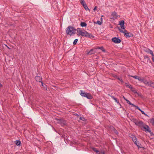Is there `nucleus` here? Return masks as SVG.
Listing matches in <instances>:
<instances>
[{
	"label": "nucleus",
	"instance_id": "1",
	"mask_svg": "<svg viewBox=\"0 0 154 154\" xmlns=\"http://www.w3.org/2000/svg\"><path fill=\"white\" fill-rule=\"evenodd\" d=\"M66 33L68 35L71 36L72 34L76 33V32L77 31L78 33H79L78 31L82 30L80 28H78L77 29H76L74 27L71 26H68L66 29Z\"/></svg>",
	"mask_w": 154,
	"mask_h": 154
},
{
	"label": "nucleus",
	"instance_id": "2",
	"mask_svg": "<svg viewBox=\"0 0 154 154\" xmlns=\"http://www.w3.org/2000/svg\"><path fill=\"white\" fill-rule=\"evenodd\" d=\"M78 32L79 33L77 34L78 36L81 35L82 36L87 38H94V36L91 34L89 33L85 30H84V32L82 30H79Z\"/></svg>",
	"mask_w": 154,
	"mask_h": 154
},
{
	"label": "nucleus",
	"instance_id": "3",
	"mask_svg": "<svg viewBox=\"0 0 154 154\" xmlns=\"http://www.w3.org/2000/svg\"><path fill=\"white\" fill-rule=\"evenodd\" d=\"M141 129L143 131H145L146 132H150L151 130L150 129L149 127L146 125H145L141 127Z\"/></svg>",
	"mask_w": 154,
	"mask_h": 154
},
{
	"label": "nucleus",
	"instance_id": "4",
	"mask_svg": "<svg viewBox=\"0 0 154 154\" xmlns=\"http://www.w3.org/2000/svg\"><path fill=\"white\" fill-rule=\"evenodd\" d=\"M143 62L146 63H150L151 62L150 58L147 55H145L143 56Z\"/></svg>",
	"mask_w": 154,
	"mask_h": 154
},
{
	"label": "nucleus",
	"instance_id": "5",
	"mask_svg": "<svg viewBox=\"0 0 154 154\" xmlns=\"http://www.w3.org/2000/svg\"><path fill=\"white\" fill-rule=\"evenodd\" d=\"M58 123L60 124L61 126H64L66 125V120L61 119H57Z\"/></svg>",
	"mask_w": 154,
	"mask_h": 154
},
{
	"label": "nucleus",
	"instance_id": "6",
	"mask_svg": "<svg viewBox=\"0 0 154 154\" xmlns=\"http://www.w3.org/2000/svg\"><path fill=\"white\" fill-rule=\"evenodd\" d=\"M112 42L116 43H119L121 42V40L118 38L113 37L112 39Z\"/></svg>",
	"mask_w": 154,
	"mask_h": 154
},
{
	"label": "nucleus",
	"instance_id": "7",
	"mask_svg": "<svg viewBox=\"0 0 154 154\" xmlns=\"http://www.w3.org/2000/svg\"><path fill=\"white\" fill-rule=\"evenodd\" d=\"M35 79L38 82H42V78L40 76L37 75L35 77Z\"/></svg>",
	"mask_w": 154,
	"mask_h": 154
},
{
	"label": "nucleus",
	"instance_id": "8",
	"mask_svg": "<svg viewBox=\"0 0 154 154\" xmlns=\"http://www.w3.org/2000/svg\"><path fill=\"white\" fill-rule=\"evenodd\" d=\"M133 34L132 33L130 32L125 33V36L126 38H130L133 37Z\"/></svg>",
	"mask_w": 154,
	"mask_h": 154
},
{
	"label": "nucleus",
	"instance_id": "9",
	"mask_svg": "<svg viewBox=\"0 0 154 154\" xmlns=\"http://www.w3.org/2000/svg\"><path fill=\"white\" fill-rule=\"evenodd\" d=\"M125 22L124 20H122L119 21V25L121 26V28L122 29H124L125 28V26H124Z\"/></svg>",
	"mask_w": 154,
	"mask_h": 154
},
{
	"label": "nucleus",
	"instance_id": "10",
	"mask_svg": "<svg viewBox=\"0 0 154 154\" xmlns=\"http://www.w3.org/2000/svg\"><path fill=\"white\" fill-rule=\"evenodd\" d=\"M129 77L130 76L131 77H132L133 78H134L135 79H138L139 81H143V79H141V77H140L139 76H137V75L133 76V75H129Z\"/></svg>",
	"mask_w": 154,
	"mask_h": 154
},
{
	"label": "nucleus",
	"instance_id": "11",
	"mask_svg": "<svg viewBox=\"0 0 154 154\" xmlns=\"http://www.w3.org/2000/svg\"><path fill=\"white\" fill-rule=\"evenodd\" d=\"M134 143L137 146L138 149H139L140 148H142L143 149H145V148L143 147H140V146H141V145L139 141H136V142H135Z\"/></svg>",
	"mask_w": 154,
	"mask_h": 154
},
{
	"label": "nucleus",
	"instance_id": "12",
	"mask_svg": "<svg viewBox=\"0 0 154 154\" xmlns=\"http://www.w3.org/2000/svg\"><path fill=\"white\" fill-rule=\"evenodd\" d=\"M85 97L90 100L91 99L93 98V97L92 95L88 93L86 94Z\"/></svg>",
	"mask_w": 154,
	"mask_h": 154
},
{
	"label": "nucleus",
	"instance_id": "13",
	"mask_svg": "<svg viewBox=\"0 0 154 154\" xmlns=\"http://www.w3.org/2000/svg\"><path fill=\"white\" fill-rule=\"evenodd\" d=\"M130 137H131V138L132 139V140L133 141L134 143L135 142H136L137 141V138L134 135H133L132 134H131V135L130 136Z\"/></svg>",
	"mask_w": 154,
	"mask_h": 154
},
{
	"label": "nucleus",
	"instance_id": "14",
	"mask_svg": "<svg viewBox=\"0 0 154 154\" xmlns=\"http://www.w3.org/2000/svg\"><path fill=\"white\" fill-rule=\"evenodd\" d=\"M82 5H83V7L86 11H88L89 12H90V11L88 8L85 3H84L83 4H82Z\"/></svg>",
	"mask_w": 154,
	"mask_h": 154
},
{
	"label": "nucleus",
	"instance_id": "15",
	"mask_svg": "<svg viewBox=\"0 0 154 154\" xmlns=\"http://www.w3.org/2000/svg\"><path fill=\"white\" fill-rule=\"evenodd\" d=\"M143 124V122L142 121H137V122L136 123L135 125L139 126L140 127Z\"/></svg>",
	"mask_w": 154,
	"mask_h": 154
},
{
	"label": "nucleus",
	"instance_id": "16",
	"mask_svg": "<svg viewBox=\"0 0 154 154\" xmlns=\"http://www.w3.org/2000/svg\"><path fill=\"white\" fill-rule=\"evenodd\" d=\"M95 53V51L93 49H91L88 52L87 54L88 55H91L92 54H94Z\"/></svg>",
	"mask_w": 154,
	"mask_h": 154
},
{
	"label": "nucleus",
	"instance_id": "17",
	"mask_svg": "<svg viewBox=\"0 0 154 154\" xmlns=\"http://www.w3.org/2000/svg\"><path fill=\"white\" fill-rule=\"evenodd\" d=\"M147 83L148 86L154 88V82H147Z\"/></svg>",
	"mask_w": 154,
	"mask_h": 154
},
{
	"label": "nucleus",
	"instance_id": "18",
	"mask_svg": "<svg viewBox=\"0 0 154 154\" xmlns=\"http://www.w3.org/2000/svg\"><path fill=\"white\" fill-rule=\"evenodd\" d=\"M87 93L86 92H84L83 91L81 90L80 91V94L82 97H85L86 94Z\"/></svg>",
	"mask_w": 154,
	"mask_h": 154
},
{
	"label": "nucleus",
	"instance_id": "19",
	"mask_svg": "<svg viewBox=\"0 0 154 154\" xmlns=\"http://www.w3.org/2000/svg\"><path fill=\"white\" fill-rule=\"evenodd\" d=\"M130 90L131 91H132L133 93L135 94H138V93L136 91V89L134 88H133L132 86L130 88Z\"/></svg>",
	"mask_w": 154,
	"mask_h": 154
},
{
	"label": "nucleus",
	"instance_id": "20",
	"mask_svg": "<svg viewBox=\"0 0 154 154\" xmlns=\"http://www.w3.org/2000/svg\"><path fill=\"white\" fill-rule=\"evenodd\" d=\"M80 25L82 27H86L87 25V24L85 22H81Z\"/></svg>",
	"mask_w": 154,
	"mask_h": 154
},
{
	"label": "nucleus",
	"instance_id": "21",
	"mask_svg": "<svg viewBox=\"0 0 154 154\" xmlns=\"http://www.w3.org/2000/svg\"><path fill=\"white\" fill-rule=\"evenodd\" d=\"M15 143L17 146H20L21 144V141L20 140H17L15 141Z\"/></svg>",
	"mask_w": 154,
	"mask_h": 154
},
{
	"label": "nucleus",
	"instance_id": "22",
	"mask_svg": "<svg viewBox=\"0 0 154 154\" xmlns=\"http://www.w3.org/2000/svg\"><path fill=\"white\" fill-rule=\"evenodd\" d=\"M41 83L42 84V86L43 87V88H44V89L46 90H47L46 85L45 84H44L42 82H41Z\"/></svg>",
	"mask_w": 154,
	"mask_h": 154
},
{
	"label": "nucleus",
	"instance_id": "23",
	"mask_svg": "<svg viewBox=\"0 0 154 154\" xmlns=\"http://www.w3.org/2000/svg\"><path fill=\"white\" fill-rule=\"evenodd\" d=\"M150 123H152V125L154 126V118H152L150 119Z\"/></svg>",
	"mask_w": 154,
	"mask_h": 154
},
{
	"label": "nucleus",
	"instance_id": "24",
	"mask_svg": "<svg viewBox=\"0 0 154 154\" xmlns=\"http://www.w3.org/2000/svg\"><path fill=\"white\" fill-rule=\"evenodd\" d=\"M125 84L126 86L129 88H130L131 87H132V86L130 85L128 83H125Z\"/></svg>",
	"mask_w": 154,
	"mask_h": 154
},
{
	"label": "nucleus",
	"instance_id": "25",
	"mask_svg": "<svg viewBox=\"0 0 154 154\" xmlns=\"http://www.w3.org/2000/svg\"><path fill=\"white\" fill-rule=\"evenodd\" d=\"M116 79H117L118 80L120 81L122 84H123L124 83V81L122 79L121 77H116Z\"/></svg>",
	"mask_w": 154,
	"mask_h": 154
},
{
	"label": "nucleus",
	"instance_id": "26",
	"mask_svg": "<svg viewBox=\"0 0 154 154\" xmlns=\"http://www.w3.org/2000/svg\"><path fill=\"white\" fill-rule=\"evenodd\" d=\"M113 131L117 135L118 134V132L117 130L114 127H113Z\"/></svg>",
	"mask_w": 154,
	"mask_h": 154
},
{
	"label": "nucleus",
	"instance_id": "27",
	"mask_svg": "<svg viewBox=\"0 0 154 154\" xmlns=\"http://www.w3.org/2000/svg\"><path fill=\"white\" fill-rule=\"evenodd\" d=\"M131 121L133 122L135 124H136V123L137 122V121L136 119L134 118H133L131 119Z\"/></svg>",
	"mask_w": 154,
	"mask_h": 154
},
{
	"label": "nucleus",
	"instance_id": "28",
	"mask_svg": "<svg viewBox=\"0 0 154 154\" xmlns=\"http://www.w3.org/2000/svg\"><path fill=\"white\" fill-rule=\"evenodd\" d=\"M78 39H75L73 42V44L74 45H76L77 44V41H78Z\"/></svg>",
	"mask_w": 154,
	"mask_h": 154
},
{
	"label": "nucleus",
	"instance_id": "29",
	"mask_svg": "<svg viewBox=\"0 0 154 154\" xmlns=\"http://www.w3.org/2000/svg\"><path fill=\"white\" fill-rule=\"evenodd\" d=\"M79 119L80 120H82V121H85L86 120L85 119L84 117H80Z\"/></svg>",
	"mask_w": 154,
	"mask_h": 154
},
{
	"label": "nucleus",
	"instance_id": "30",
	"mask_svg": "<svg viewBox=\"0 0 154 154\" xmlns=\"http://www.w3.org/2000/svg\"><path fill=\"white\" fill-rule=\"evenodd\" d=\"M99 49H100L103 52H105V49L103 48V47H101L99 48Z\"/></svg>",
	"mask_w": 154,
	"mask_h": 154
},
{
	"label": "nucleus",
	"instance_id": "31",
	"mask_svg": "<svg viewBox=\"0 0 154 154\" xmlns=\"http://www.w3.org/2000/svg\"><path fill=\"white\" fill-rule=\"evenodd\" d=\"M93 150L95 152L97 153L99 152V151L98 150H97L96 148H93Z\"/></svg>",
	"mask_w": 154,
	"mask_h": 154
},
{
	"label": "nucleus",
	"instance_id": "32",
	"mask_svg": "<svg viewBox=\"0 0 154 154\" xmlns=\"http://www.w3.org/2000/svg\"><path fill=\"white\" fill-rule=\"evenodd\" d=\"M149 53L152 55V57L154 56V55L153 54V52L152 51L149 49Z\"/></svg>",
	"mask_w": 154,
	"mask_h": 154
},
{
	"label": "nucleus",
	"instance_id": "33",
	"mask_svg": "<svg viewBox=\"0 0 154 154\" xmlns=\"http://www.w3.org/2000/svg\"><path fill=\"white\" fill-rule=\"evenodd\" d=\"M134 105L133 106L135 107L136 109H138L139 111L140 110V109L138 106H136L134 104Z\"/></svg>",
	"mask_w": 154,
	"mask_h": 154
},
{
	"label": "nucleus",
	"instance_id": "34",
	"mask_svg": "<svg viewBox=\"0 0 154 154\" xmlns=\"http://www.w3.org/2000/svg\"><path fill=\"white\" fill-rule=\"evenodd\" d=\"M94 23H95L98 24L99 25H100L102 23L101 22H100V21L98 20L97 21V23H95L94 22Z\"/></svg>",
	"mask_w": 154,
	"mask_h": 154
},
{
	"label": "nucleus",
	"instance_id": "35",
	"mask_svg": "<svg viewBox=\"0 0 154 154\" xmlns=\"http://www.w3.org/2000/svg\"><path fill=\"white\" fill-rule=\"evenodd\" d=\"M120 32H122V33H124V35H125V33H126L127 32H128L127 30H125L124 31L123 30H121L120 31Z\"/></svg>",
	"mask_w": 154,
	"mask_h": 154
},
{
	"label": "nucleus",
	"instance_id": "36",
	"mask_svg": "<svg viewBox=\"0 0 154 154\" xmlns=\"http://www.w3.org/2000/svg\"><path fill=\"white\" fill-rule=\"evenodd\" d=\"M114 100H115V102H116L118 104H120V103H119V100L117 99V98L115 99Z\"/></svg>",
	"mask_w": 154,
	"mask_h": 154
},
{
	"label": "nucleus",
	"instance_id": "37",
	"mask_svg": "<svg viewBox=\"0 0 154 154\" xmlns=\"http://www.w3.org/2000/svg\"><path fill=\"white\" fill-rule=\"evenodd\" d=\"M127 103L128 104H129L130 105H131L132 106H134V104L131 103L129 100L128 101V102H127Z\"/></svg>",
	"mask_w": 154,
	"mask_h": 154
},
{
	"label": "nucleus",
	"instance_id": "38",
	"mask_svg": "<svg viewBox=\"0 0 154 154\" xmlns=\"http://www.w3.org/2000/svg\"><path fill=\"white\" fill-rule=\"evenodd\" d=\"M80 3L81 4H83L84 3H85L84 0H80Z\"/></svg>",
	"mask_w": 154,
	"mask_h": 154
},
{
	"label": "nucleus",
	"instance_id": "39",
	"mask_svg": "<svg viewBox=\"0 0 154 154\" xmlns=\"http://www.w3.org/2000/svg\"><path fill=\"white\" fill-rule=\"evenodd\" d=\"M116 14V13L115 12H114L112 13V15L114 16H115Z\"/></svg>",
	"mask_w": 154,
	"mask_h": 154
},
{
	"label": "nucleus",
	"instance_id": "40",
	"mask_svg": "<svg viewBox=\"0 0 154 154\" xmlns=\"http://www.w3.org/2000/svg\"><path fill=\"white\" fill-rule=\"evenodd\" d=\"M151 136H153L154 135V134L153 133V132H152L151 131H150V132H149Z\"/></svg>",
	"mask_w": 154,
	"mask_h": 154
},
{
	"label": "nucleus",
	"instance_id": "41",
	"mask_svg": "<svg viewBox=\"0 0 154 154\" xmlns=\"http://www.w3.org/2000/svg\"><path fill=\"white\" fill-rule=\"evenodd\" d=\"M140 111L143 114H145V112L142 111L141 109H140Z\"/></svg>",
	"mask_w": 154,
	"mask_h": 154
},
{
	"label": "nucleus",
	"instance_id": "42",
	"mask_svg": "<svg viewBox=\"0 0 154 154\" xmlns=\"http://www.w3.org/2000/svg\"><path fill=\"white\" fill-rule=\"evenodd\" d=\"M74 115L76 116H77V117H79V115L77 113H75V114H74Z\"/></svg>",
	"mask_w": 154,
	"mask_h": 154
},
{
	"label": "nucleus",
	"instance_id": "43",
	"mask_svg": "<svg viewBox=\"0 0 154 154\" xmlns=\"http://www.w3.org/2000/svg\"><path fill=\"white\" fill-rule=\"evenodd\" d=\"M111 97H112V98L114 100H115V99H116V98H115L114 96H111Z\"/></svg>",
	"mask_w": 154,
	"mask_h": 154
},
{
	"label": "nucleus",
	"instance_id": "44",
	"mask_svg": "<svg viewBox=\"0 0 154 154\" xmlns=\"http://www.w3.org/2000/svg\"><path fill=\"white\" fill-rule=\"evenodd\" d=\"M111 97H112V98L114 100H115V99H116V98H115L114 96H111Z\"/></svg>",
	"mask_w": 154,
	"mask_h": 154
},
{
	"label": "nucleus",
	"instance_id": "45",
	"mask_svg": "<svg viewBox=\"0 0 154 154\" xmlns=\"http://www.w3.org/2000/svg\"><path fill=\"white\" fill-rule=\"evenodd\" d=\"M97 10V6H96L94 8L93 10L94 11H96Z\"/></svg>",
	"mask_w": 154,
	"mask_h": 154
},
{
	"label": "nucleus",
	"instance_id": "46",
	"mask_svg": "<svg viewBox=\"0 0 154 154\" xmlns=\"http://www.w3.org/2000/svg\"><path fill=\"white\" fill-rule=\"evenodd\" d=\"M101 153H102V154H105V152L104 151H102L101 152Z\"/></svg>",
	"mask_w": 154,
	"mask_h": 154
},
{
	"label": "nucleus",
	"instance_id": "47",
	"mask_svg": "<svg viewBox=\"0 0 154 154\" xmlns=\"http://www.w3.org/2000/svg\"><path fill=\"white\" fill-rule=\"evenodd\" d=\"M144 115L146 116L149 117V116L146 114L145 113V114H144Z\"/></svg>",
	"mask_w": 154,
	"mask_h": 154
},
{
	"label": "nucleus",
	"instance_id": "48",
	"mask_svg": "<svg viewBox=\"0 0 154 154\" xmlns=\"http://www.w3.org/2000/svg\"><path fill=\"white\" fill-rule=\"evenodd\" d=\"M3 87L2 85L0 83V88H2Z\"/></svg>",
	"mask_w": 154,
	"mask_h": 154
},
{
	"label": "nucleus",
	"instance_id": "49",
	"mask_svg": "<svg viewBox=\"0 0 154 154\" xmlns=\"http://www.w3.org/2000/svg\"><path fill=\"white\" fill-rule=\"evenodd\" d=\"M147 82H146V81H145L144 82V83L146 84V85H147Z\"/></svg>",
	"mask_w": 154,
	"mask_h": 154
},
{
	"label": "nucleus",
	"instance_id": "50",
	"mask_svg": "<svg viewBox=\"0 0 154 154\" xmlns=\"http://www.w3.org/2000/svg\"><path fill=\"white\" fill-rule=\"evenodd\" d=\"M152 61L154 62V57H152Z\"/></svg>",
	"mask_w": 154,
	"mask_h": 154
},
{
	"label": "nucleus",
	"instance_id": "51",
	"mask_svg": "<svg viewBox=\"0 0 154 154\" xmlns=\"http://www.w3.org/2000/svg\"><path fill=\"white\" fill-rule=\"evenodd\" d=\"M123 98L125 100V99H126V98H125V97H124V96H123Z\"/></svg>",
	"mask_w": 154,
	"mask_h": 154
},
{
	"label": "nucleus",
	"instance_id": "52",
	"mask_svg": "<svg viewBox=\"0 0 154 154\" xmlns=\"http://www.w3.org/2000/svg\"><path fill=\"white\" fill-rule=\"evenodd\" d=\"M125 100L127 101V103L128 102V101L129 100H127V99H125Z\"/></svg>",
	"mask_w": 154,
	"mask_h": 154
},
{
	"label": "nucleus",
	"instance_id": "53",
	"mask_svg": "<svg viewBox=\"0 0 154 154\" xmlns=\"http://www.w3.org/2000/svg\"><path fill=\"white\" fill-rule=\"evenodd\" d=\"M125 100L127 101V103L128 102V101L129 100H127V99H125Z\"/></svg>",
	"mask_w": 154,
	"mask_h": 154
},
{
	"label": "nucleus",
	"instance_id": "54",
	"mask_svg": "<svg viewBox=\"0 0 154 154\" xmlns=\"http://www.w3.org/2000/svg\"><path fill=\"white\" fill-rule=\"evenodd\" d=\"M6 46H7V47L9 49H10V48L7 45H6Z\"/></svg>",
	"mask_w": 154,
	"mask_h": 154
},
{
	"label": "nucleus",
	"instance_id": "55",
	"mask_svg": "<svg viewBox=\"0 0 154 154\" xmlns=\"http://www.w3.org/2000/svg\"><path fill=\"white\" fill-rule=\"evenodd\" d=\"M110 27L111 28H113V27H112V26H110Z\"/></svg>",
	"mask_w": 154,
	"mask_h": 154
},
{
	"label": "nucleus",
	"instance_id": "56",
	"mask_svg": "<svg viewBox=\"0 0 154 154\" xmlns=\"http://www.w3.org/2000/svg\"><path fill=\"white\" fill-rule=\"evenodd\" d=\"M138 96H140V95L138 93V94H137Z\"/></svg>",
	"mask_w": 154,
	"mask_h": 154
},
{
	"label": "nucleus",
	"instance_id": "57",
	"mask_svg": "<svg viewBox=\"0 0 154 154\" xmlns=\"http://www.w3.org/2000/svg\"><path fill=\"white\" fill-rule=\"evenodd\" d=\"M101 20H102V18H101Z\"/></svg>",
	"mask_w": 154,
	"mask_h": 154
}]
</instances>
